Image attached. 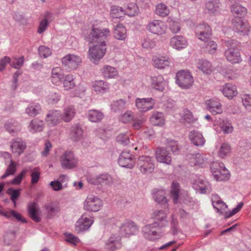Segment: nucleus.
I'll return each instance as SVG.
<instances>
[{
  "label": "nucleus",
  "mask_w": 251,
  "mask_h": 251,
  "mask_svg": "<svg viewBox=\"0 0 251 251\" xmlns=\"http://www.w3.org/2000/svg\"><path fill=\"white\" fill-rule=\"evenodd\" d=\"M153 65L158 69H164L170 64L169 59L166 57H153L152 59Z\"/></svg>",
  "instance_id": "obj_41"
},
{
  "label": "nucleus",
  "mask_w": 251,
  "mask_h": 251,
  "mask_svg": "<svg viewBox=\"0 0 251 251\" xmlns=\"http://www.w3.org/2000/svg\"><path fill=\"white\" fill-rule=\"evenodd\" d=\"M24 61L23 56L20 57H13L10 58V66L13 68L19 69L23 66Z\"/></svg>",
  "instance_id": "obj_54"
},
{
  "label": "nucleus",
  "mask_w": 251,
  "mask_h": 251,
  "mask_svg": "<svg viewBox=\"0 0 251 251\" xmlns=\"http://www.w3.org/2000/svg\"><path fill=\"white\" fill-rule=\"evenodd\" d=\"M155 157L157 162L167 165L172 162L171 153L164 147H158L155 152Z\"/></svg>",
  "instance_id": "obj_18"
},
{
  "label": "nucleus",
  "mask_w": 251,
  "mask_h": 251,
  "mask_svg": "<svg viewBox=\"0 0 251 251\" xmlns=\"http://www.w3.org/2000/svg\"><path fill=\"white\" fill-rule=\"evenodd\" d=\"M87 180L89 183L94 185H110L113 182L111 176L106 173L88 177Z\"/></svg>",
  "instance_id": "obj_14"
},
{
  "label": "nucleus",
  "mask_w": 251,
  "mask_h": 251,
  "mask_svg": "<svg viewBox=\"0 0 251 251\" xmlns=\"http://www.w3.org/2000/svg\"><path fill=\"white\" fill-rule=\"evenodd\" d=\"M181 120L184 123L191 124L194 123L197 119L194 117L192 113L189 110L185 109L183 111Z\"/></svg>",
  "instance_id": "obj_47"
},
{
  "label": "nucleus",
  "mask_w": 251,
  "mask_h": 251,
  "mask_svg": "<svg viewBox=\"0 0 251 251\" xmlns=\"http://www.w3.org/2000/svg\"><path fill=\"white\" fill-rule=\"evenodd\" d=\"M126 108V101L120 99L118 100L113 101L111 105V109L115 112H118L124 110Z\"/></svg>",
  "instance_id": "obj_50"
},
{
  "label": "nucleus",
  "mask_w": 251,
  "mask_h": 251,
  "mask_svg": "<svg viewBox=\"0 0 251 251\" xmlns=\"http://www.w3.org/2000/svg\"><path fill=\"white\" fill-rule=\"evenodd\" d=\"M25 143L20 138H16L12 140L11 149L14 153L20 155L25 149Z\"/></svg>",
  "instance_id": "obj_31"
},
{
  "label": "nucleus",
  "mask_w": 251,
  "mask_h": 251,
  "mask_svg": "<svg viewBox=\"0 0 251 251\" xmlns=\"http://www.w3.org/2000/svg\"><path fill=\"white\" fill-rule=\"evenodd\" d=\"M62 68L67 72L76 70L82 62L81 57L75 54H67L61 59Z\"/></svg>",
  "instance_id": "obj_4"
},
{
  "label": "nucleus",
  "mask_w": 251,
  "mask_h": 251,
  "mask_svg": "<svg viewBox=\"0 0 251 251\" xmlns=\"http://www.w3.org/2000/svg\"><path fill=\"white\" fill-rule=\"evenodd\" d=\"M48 215L50 217L54 216L56 212L59 211V207L56 203H50L45 205Z\"/></svg>",
  "instance_id": "obj_61"
},
{
  "label": "nucleus",
  "mask_w": 251,
  "mask_h": 251,
  "mask_svg": "<svg viewBox=\"0 0 251 251\" xmlns=\"http://www.w3.org/2000/svg\"><path fill=\"white\" fill-rule=\"evenodd\" d=\"M233 30L239 35H245L249 31V24L240 18H235L232 23Z\"/></svg>",
  "instance_id": "obj_20"
},
{
  "label": "nucleus",
  "mask_w": 251,
  "mask_h": 251,
  "mask_svg": "<svg viewBox=\"0 0 251 251\" xmlns=\"http://www.w3.org/2000/svg\"><path fill=\"white\" fill-rule=\"evenodd\" d=\"M189 137L191 141L196 146L202 147L205 142L202 134L198 131H192L190 132Z\"/></svg>",
  "instance_id": "obj_29"
},
{
  "label": "nucleus",
  "mask_w": 251,
  "mask_h": 251,
  "mask_svg": "<svg viewBox=\"0 0 251 251\" xmlns=\"http://www.w3.org/2000/svg\"><path fill=\"white\" fill-rule=\"evenodd\" d=\"M217 124L224 134L231 133L233 127L230 121L226 118H220L217 121Z\"/></svg>",
  "instance_id": "obj_27"
},
{
  "label": "nucleus",
  "mask_w": 251,
  "mask_h": 251,
  "mask_svg": "<svg viewBox=\"0 0 251 251\" xmlns=\"http://www.w3.org/2000/svg\"><path fill=\"white\" fill-rule=\"evenodd\" d=\"M44 121L38 118L31 121L28 126V129L31 133H35L42 131L44 128Z\"/></svg>",
  "instance_id": "obj_32"
},
{
  "label": "nucleus",
  "mask_w": 251,
  "mask_h": 251,
  "mask_svg": "<svg viewBox=\"0 0 251 251\" xmlns=\"http://www.w3.org/2000/svg\"><path fill=\"white\" fill-rule=\"evenodd\" d=\"M205 51L210 53H212L217 49V44L215 42L209 40L204 43Z\"/></svg>",
  "instance_id": "obj_63"
},
{
  "label": "nucleus",
  "mask_w": 251,
  "mask_h": 251,
  "mask_svg": "<svg viewBox=\"0 0 251 251\" xmlns=\"http://www.w3.org/2000/svg\"><path fill=\"white\" fill-rule=\"evenodd\" d=\"M198 67L206 74H209L211 72V63L207 60H200L199 62Z\"/></svg>",
  "instance_id": "obj_55"
},
{
  "label": "nucleus",
  "mask_w": 251,
  "mask_h": 251,
  "mask_svg": "<svg viewBox=\"0 0 251 251\" xmlns=\"http://www.w3.org/2000/svg\"><path fill=\"white\" fill-rule=\"evenodd\" d=\"M101 205L100 199L92 194H89L84 202V208L88 211L96 212L100 210Z\"/></svg>",
  "instance_id": "obj_13"
},
{
  "label": "nucleus",
  "mask_w": 251,
  "mask_h": 251,
  "mask_svg": "<svg viewBox=\"0 0 251 251\" xmlns=\"http://www.w3.org/2000/svg\"><path fill=\"white\" fill-rule=\"evenodd\" d=\"M144 237L149 241H154L162 236L161 228L157 222H153L144 226L142 228Z\"/></svg>",
  "instance_id": "obj_3"
},
{
  "label": "nucleus",
  "mask_w": 251,
  "mask_h": 251,
  "mask_svg": "<svg viewBox=\"0 0 251 251\" xmlns=\"http://www.w3.org/2000/svg\"><path fill=\"white\" fill-rule=\"evenodd\" d=\"M138 231L136 224L130 220H126L120 226L119 232L121 236L129 237L135 234Z\"/></svg>",
  "instance_id": "obj_10"
},
{
  "label": "nucleus",
  "mask_w": 251,
  "mask_h": 251,
  "mask_svg": "<svg viewBox=\"0 0 251 251\" xmlns=\"http://www.w3.org/2000/svg\"><path fill=\"white\" fill-rule=\"evenodd\" d=\"M211 170L215 179L217 181H224L228 179L229 173L222 162H213Z\"/></svg>",
  "instance_id": "obj_6"
},
{
  "label": "nucleus",
  "mask_w": 251,
  "mask_h": 251,
  "mask_svg": "<svg viewBox=\"0 0 251 251\" xmlns=\"http://www.w3.org/2000/svg\"><path fill=\"white\" fill-rule=\"evenodd\" d=\"M103 76L105 78L114 77L118 75V72L114 67L108 65H105L101 69Z\"/></svg>",
  "instance_id": "obj_43"
},
{
  "label": "nucleus",
  "mask_w": 251,
  "mask_h": 251,
  "mask_svg": "<svg viewBox=\"0 0 251 251\" xmlns=\"http://www.w3.org/2000/svg\"><path fill=\"white\" fill-rule=\"evenodd\" d=\"M118 163L122 167L131 169L135 164L134 156L128 150L123 151L120 154Z\"/></svg>",
  "instance_id": "obj_12"
},
{
  "label": "nucleus",
  "mask_w": 251,
  "mask_h": 251,
  "mask_svg": "<svg viewBox=\"0 0 251 251\" xmlns=\"http://www.w3.org/2000/svg\"><path fill=\"white\" fill-rule=\"evenodd\" d=\"M180 196V186L179 184L175 182H173L171 189V196L175 203H177Z\"/></svg>",
  "instance_id": "obj_48"
},
{
  "label": "nucleus",
  "mask_w": 251,
  "mask_h": 251,
  "mask_svg": "<svg viewBox=\"0 0 251 251\" xmlns=\"http://www.w3.org/2000/svg\"><path fill=\"white\" fill-rule=\"evenodd\" d=\"M189 162L192 166H200L202 167L205 163V158L200 153L190 154L188 156Z\"/></svg>",
  "instance_id": "obj_30"
},
{
  "label": "nucleus",
  "mask_w": 251,
  "mask_h": 251,
  "mask_svg": "<svg viewBox=\"0 0 251 251\" xmlns=\"http://www.w3.org/2000/svg\"><path fill=\"white\" fill-rule=\"evenodd\" d=\"M151 84L152 87L159 91L164 90L166 82L161 75H154L151 77Z\"/></svg>",
  "instance_id": "obj_28"
},
{
  "label": "nucleus",
  "mask_w": 251,
  "mask_h": 251,
  "mask_svg": "<svg viewBox=\"0 0 251 251\" xmlns=\"http://www.w3.org/2000/svg\"><path fill=\"white\" fill-rule=\"evenodd\" d=\"M155 13L158 15L165 17L168 15L169 10L165 4L159 3L156 6Z\"/></svg>",
  "instance_id": "obj_59"
},
{
  "label": "nucleus",
  "mask_w": 251,
  "mask_h": 251,
  "mask_svg": "<svg viewBox=\"0 0 251 251\" xmlns=\"http://www.w3.org/2000/svg\"><path fill=\"white\" fill-rule=\"evenodd\" d=\"M137 166L142 174H151L154 169V158L147 155L140 156L137 161Z\"/></svg>",
  "instance_id": "obj_5"
},
{
  "label": "nucleus",
  "mask_w": 251,
  "mask_h": 251,
  "mask_svg": "<svg viewBox=\"0 0 251 251\" xmlns=\"http://www.w3.org/2000/svg\"><path fill=\"white\" fill-rule=\"evenodd\" d=\"M52 17V14L49 12H46L44 15V19L40 22L39 27L37 29V32L41 34L44 32L47 28L49 22L48 20H50Z\"/></svg>",
  "instance_id": "obj_42"
},
{
  "label": "nucleus",
  "mask_w": 251,
  "mask_h": 251,
  "mask_svg": "<svg viewBox=\"0 0 251 251\" xmlns=\"http://www.w3.org/2000/svg\"><path fill=\"white\" fill-rule=\"evenodd\" d=\"M222 93L225 97L231 99L237 94L236 87L231 83H227L223 87Z\"/></svg>",
  "instance_id": "obj_37"
},
{
  "label": "nucleus",
  "mask_w": 251,
  "mask_h": 251,
  "mask_svg": "<svg viewBox=\"0 0 251 251\" xmlns=\"http://www.w3.org/2000/svg\"><path fill=\"white\" fill-rule=\"evenodd\" d=\"M155 201L162 205L164 207L168 206V200L165 197V192L163 190H159L156 192L154 196Z\"/></svg>",
  "instance_id": "obj_45"
},
{
  "label": "nucleus",
  "mask_w": 251,
  "mask_h": 251,
  "mask_svg": "<svg viewBox=\"0 0 251 251\" xmlns=\"http://www.w3.org/2000/svg\"><path fill=\"white\" fill-rule=\"evenodd\" d=\"M21 189H15L13 188H9L7 190V194L10 196V199L16 206V201L19 197L21 193Z\"/></svg>",
  "instance_id": "obj_56"
},
{
  "label": "nucleus",
  "mask_w": 251,
  "mask_h": 251,
  "mask_svg": "<svg viewBox=\"0 0 251 251\" xmlns=\"http://www.w3.org/2000/svg\"><path fill=\"white\" fill-rule=\"evenodd\" d=\"M63 78V86L66 90H68L75 87V84L73 75H68L64 76Z\"/></svg>",
  "instance_id": "obj_51"
},
{
  "label": "nucleus",
  "mask_w": 251,
  "mask_h": 251,
  "mask_svg": "<svg viewBox=\"0 0 251 251\" xmlns=\"http://www.w3.org/2000/svg\"><path fill=\"white\" fill-rule=\"evenodd\" d=\"M137 108L141 112H145L152 109L155 104V100L151 98H137L135 100Z\"/></svg>",
  "instance_id": "obj_17"
},
{
  "label": "nucleus",
  "mask_w": 251,
  "mask_h": 251,
  "mask_svg": "<svg viewBox=\"0 0 251 251\" xmlns=\"http://www.w3.org/2000/svg\"><path fill=\"white\" fill-rule=\"evenodd\" d=\"M83 130L80 126L75 125L72 126L70 133V138L75 141H79L82 137Z\"/></svg>",
  "instance_id": "obj_38"
},
{
  "label": "nucleus",
  "mask_w": 251,
  "mask_h": 251,
  "mask_svg": "<svg viewBox=\"0 0 251 251\" xmlns=\"http://www.w3.org/2000/svg\"><path fill=\"white\" fill-rule=\"evenodd\" d=\"M193 188L201 194H208L212 191L211 184L207 180L198 177L192 181Z\"/></svg>",
  "instance_id": "obj_16"
},
{
  "label": "nucleus",
  "mask_w": 251,
  "mask_h": 251,
  "mask_svg": "<svg viewBox=\"0 0 251 251\" xmlns=\"http://www.w3.org/2000/svg\"><path fill=\"white\" fill-rule=\"evenodd\" d=\"M230 151L231 148L229 145L227 143H224L219 149L218 155L221 158H224L230 153Z\"/></svg>",
  "instance_id": "obj_57"
},
{
  "label": "nucleus",
  "mask_w": 251,
  "mask_h": 251,
  "mask_svg": "<svg viewBox=\"0 0 251 251\" xmlns=\"http://www.w3.org/2000/svg\"><path fill=\"white\" fill-rule=\"evenodd\" d=\"M170 45L173 48L180 50L187 47V42L183 36L176 35L171 38Z\"/></svg>",
  "instance_id": "obj_26"
},
{
  "label": "nucleus",
  "mask_w": 251,
  "mask_h": 251,
  "mask_svg": "<svg viewBox=\"0 0 251 251\" xmlns=\"http://www.w3.org/2000/svg\"><path fill=\"white\" fill-rule=\"evenodd\" d=\"M125 14L131 17L135 16L138 13V7L134 3H130L126 8L124 10Z\"/></svg>",
  "instance_id": "obj_58"
},
{
  "label": "nucleus",
  "mask_w": 251,
  "mask_h": 251,
  "mask_svg": "<svg viewBox=\"0 0 251 251\" xmlns=\"http://www.w3.org/2000/svg\"><path fill=\"white\" fill-rule=\"evenodd\" d=\"M41 111V105L38 102H33L28 104L25 109V113L29 116L35 117L39 114Z\"/></svg>",
  "instance_id": "obj_35"
},
{
  "label": "nucleus",
  "mask_w": 251,
  "mask_h": 251,
  "mask_svg": "<svg viewBox=\"0 0 251 251\" xmlns=\"http://www.w3.org/2000/svg\"><path fill=\"white\" fill-rule=\"evenodd\" d=\"M60 163L63 168L71 169L75 167L77 163V159L71 151H66L60 157Z\"/></svg>",
  "instance_id": "obj_11"
},
{
  "label": "nucleus",
  "mask_w": 251,
  "mask_h": 251,
  "mask_svg": "<svg viewBox=\"0 0 251 251\" xmlns=\"http://www.w3.org/2000/svg\"><path fill=\"white\" fill-rule=\"evenodd\" d=\"M147 28L151 32L159 35L164 34L166 30V27L163 22L155 20L149 22Z\"/></svg>",
  "instance_id": "obj_19"
},
{
  "label": "nucleus",
  "mask_w": 251,
  "mask_h": 251,
  "mask_svg": "<svg viewBox=\"0 0 251 251\" xmlns=\"http://www.w3.org/2000/svg\"><path fill=\"white\" fill-rule=\"evenodd\" d=\"M125 14V11L121 7L113 5L111 7L110 16L113 18H120Z\"/></svg>",
  "instance_id": "obj_52"
},
{
  "label": "nucleus",
  "mask_w": 251,
  "mask_h": 251,
  "mask_svg": "<svg viewBox=\"0 0 251 251\" xmlns=\"http://www.w3.org/2000/svg\"><path fill=\"white\" fill-rule=\"evenodd\" d=\"M63 78L64 76L62 73V70L61 68H53L51 71V82L56 85H59L61 83V80Z\"/></svg>",
  "instance_id": "obj_36"
},
{
  "label": "nucleus",
  "mask_w": 251,
  "mask_h": 251,
  "mask_svg": "<svg viewBox=\"0 0 251 251\" xmlns=\"http://www.w3.org/2000/svg\"><path fill=\"white\" fill-rule=\"evenodd\" d=\"M16 172L15 163L11 160L10 164L7 167L5 173L1 176L2 179H4L9 176L13 175Z\"/></svg>",
  "instance_id": "obj_60"
},
{
  "label": "nucleus",
  "mask_w": 251,
  "mask_h": 251,
  "mask_svg": "<svg viewBox=\"0 0 251 251\" xmlns=\"http://www.w3.org/2000/svg\"><path fill=\"white\" fill-rule=\"evenodd\" d=\"M114 37L118 40H124L126 36V30L123 24H118L114 29Z\"/></svg>",
  "instance_id": "obj_39"
},
{
  "label": "nucleus",
  "mask_w": 251,
  "mask_h": 251,
  "mask_svg": "<svg viewBox=\"0 0 251 251\" xmlns=\"http://www.w3.org/2000/svg\"><path fill=\"white\" fill-rule=\"evenodd\" d=\"M206 109L213 115L220 114L222 112V105L217 99H210L205 101Z\"/></svg>",
  "instance_id": "obj_23"
},
{
  "label": "nucleus",
  "mask_w": 251,
  "mask_h": 251,
  "mask_svg": "<svg viewBox=\"0 0 251 251\" xmlns=\"http://www.w3.org/2000/svg\"><path fill=\"white\" fill-rule=\"evenodd\" d=\"M121 236L113 234L111 236L110 238L107 241L105 247L110 251H115L121 247Z\"/></svg>",
  "instance_id": "obj_24"
},
{
  "label": "nucleus",
  "mask_w": 251,
  "mask_h": 251,
  "mask_svg": "<svg viewBox=\"0 0 251 251\" xmlns=\"http://www.w3.org/2000/svg\"><path fill=\"white\" fill-rule=\"evenodd\" d=\"M231 12L239 16H243L247 13V9L240 4H233L231 6Z\"/></svg>",
  "instance_id": "obj_53"
},
{
  "label": "nucleus",
  "mask_w": 251,
  "mask_h": 251,
  "mask_svg": "<svg viewBox=\"0 0 251 251\" xmlns=\"http://www.w3.org/2000/svg\"><path fill=\"white\" fill-rule=\"evenodd\" d=\"M28 212L30 218L35 222H40L38 204L35 202H32L28 205Z\"/></svg>",
  "instance_id": "obj_33"
},
{
  "label": "nucleus",
  "mask_w": 251,
  "mask_h": 251,
  "mask_svg": "<svg viewBox=\"0 0 251 251\" xmlns=\"http://www.w3.org/2000/svg\"><path fill=\"white\" fill-rule=\"evenodd\" d=\"M103 116V114L99 110L93 109L88 112V118L92 122H100Z\"/></svg>",
  "instance_id": "obj_44"
},
{
  "label": "nucleus",
  "mask_w": 251,
  "mask_h": 251,
  "mask_svg": "<svg viewBox=\"0 0 251 251\" xmlns=\"http://www.w3.org/2000/svg\"><path fill=\"white\" fill-rule=\"evenodd\" d=\"M243 204V202H240L235 208L229 212L227 211V205L222 200L217 203H215V205L213 206L218 212L221 214H225V218H228L237 213L241 209Z\"/></svg>",
  "instance_id": "obj_9"
},
{
  "label": "nucleus",
  "mask_w": 251,
  "mask_h": 251,
  "mask_svg": "<svg viewBox=\"0 0 251 251\" xmlns=\"http://www.w3.org/2000/svg\"><path fill=\"white\" fill-rule=\"evenodd\" d=\"M75 114V109L74 106L70 105L64 109L63 113H61L62 120L65 122H70Z\"/></svg>",
  "instance_id": "obj_34"
},
{
  "label": "nucleus",
  "mask_w": 251,
  "mask_h": 251,
  "mask_svg": "<svg viewBox=\"0 0 251 251\" xmlns=\"http://www.w3.org/2000/svg\"><path fill=\"white\" fill-rule=\"evenodd\" d=\"M150 122L154 126H163L165 123L164 114L159 112H154L150 118Z\"/></svg>",
  "instance_id": "obj_40"
},
{
  "label": "nucleus",
  "mask_w": 251,
  "mask_h": 251,
  "mask_svg": "<svg viewBox=\"0 0 251 251\" xmlns=\"http://www.w3.org/2000/svg\"><path fill=\"white\" fill-rule=\"evenodd\" d=\"M193 82V76L187 71H180L176 75V83L182 88H189L192 86Z\"/></svg>",
  "instance_id": "obj_8"
},
{
  "label": "nucleus",
  "mask_w": 251,
  "mask_h": 251,
  "mask_svg": "<svg viewBox=\"0 0 251 251\" xmlns=\"http://www.w3.org/2000/svg\"><path fill=\"white\" fill-rule=\"evenodd\" d=\"M31 172L30 176L31 177V183L32 184L37 183L39 179L40 176V172L38 168H35L33 169H30Z\"/></svg>",
  "instance_id": "obj_62"
},
{
  "label": "nucleus",
  "mask_w": 251,
  "mask_h": 251,
  "mask_svg": "<svg viewBox=\"0 0 251 251\" xmlns=\"http://www.w3.org/2000/svg\"><path fill=\"white\" fill-rule=\"evenodd\" d=\"M219 0H209L205 2L204 11L210 15H214L219 12Z\"/></svg>",
  "instance_id": "obj_25"
},
{
  "label": "nucleus",
  "mask_w": 251,
  "mask_h": 251,
  "mask_svg": "<svg viewBox=\"0 0 251 251\" xmlns=\"http://www.w3.org/2000/svg\"><path fill=\"white\" fill-rule=\"evenodd\" d=\"M94 90L97 93H103L109 88L107 83L103 80L96 81L93 84Z\"/></svg>",
  "instance_id": "obj_46"
},
{
  "label": "nucleus",
  "mask_w": 251,
  "mask_h": 251,
  "mask_svg": "<svg viewBox=\"0 0 251 251\" xmlns=\"http://www.w3.org/2000/svg\"><path fill=\"white\" fill-rule=\"evenodd\" d=\"M225 45L227 48L225 52L226 59L231 63H238L242 61L239 52V46L238 43L233 40L225 41Z\"/></svg>",
  "instance_id": "obj_2"
},
{
  "label": "nucleus",
  "mask_w": 251,
  "mask_h": 251,
  "mask_svg": "<svg viewBox=\"0 0 251 251\" xmlns=\"http://www.w3.org/2000/svg\"><path fill=\"white\" fill-rule=\"evenodd\" d=\"M152 218L157 222L161 228L166 226L168 224L167 214L163 210L154 211L152 214Z\"/></svg>",
  "instance_id": "obj_21"
},
{
  "label": "nucleus",
  "mask_w": 251,
  "mask_h": 251,
  "mask_svg": "<svg viewBox=\"0 0 251 251\" xmlns=\"http://www.w3.org/2000/svg\"><path fill=\"white\" fill-rule=\"evenodd\" d=\"M166 150L172 152L174 154H177L179 151V147L177 142L172 140L167 139L166 143Z\"/></svg>",
  "instance_id": "obj_49"
},
{
  "label": "nucleus",
  "mask_w": 251,
  "mask_h": 251,
  "mask_svg": "<svg viewBox=\"0 0 251 251\" xmlns=\"http://www.w3.org/2000/svg\"><path fill=\"white\" fill-rule=\"evenodd\" d=\"M110 35V31L108 28L93 27L85 39L94 44L106 46L107 38Z\"/></svg>",
  "instance_id": "obj_1"
},
{
  "label": "nucleus",
  "mask_w": 251,
  "mask_h": 251,
  "mask_svg": "<svg viewBox=\"0 0 251 251\" xmlns=\"http://www.w3.org/2000/svg\"><path fill=\"white\" fill-rule=\"evenodd\" d=\"M106 50V46L95 44L93 46L89 47L88 51L89 58L95 64H97L104 56Z\"/></svg>",
  "instance_id": "obj_7"
},
{
  "label": "nucleus",
  "mask_w": 251,
  "mask_h": 251,
  "mask_svg": "<svg viewBox=\"0 0 251 251\" xmlns=\"http://www.w3.org/2000/svg\"><path fill=\"white\" fill-rule=\"evenodd\" d=\"M62 120L61 112L59 110H51L47 115L46 121L50 126L57 125Z\"/></svg>",
  "instance_id": "obj_22"
},
{
  "label": "nucleus",
  "mask_w": 251,
  "mask_h": 251,
  "mask_svg": "<svg viewBox=\"0 0 251 251\" xmlns=\"http://www.w3.org/2000/svg\"><path fill=\"white\" fill-rule=\"evenodd\" d=\"M93 223L92 218L87 214H84L76 222L75 230L77 233L86 231Z\"/></svg>",
  "instance_id": "obj_15"
},
{
  "label": "nucleus",
  "mask_w": 251,
  "mask_h": 251,
  "mask_svg": "<svg viewBox=\"0 0 251 251\" xmlns=\"http://www.w3.org/2000/svg\"><path fill=\"white\" fill-rule=\"evenodd\" d=\"M241 99L243 105L247 110L251 111V95L249 94H243Z\"/></svg>",
  "instance_id": "obj_64"
}]
</instances>
